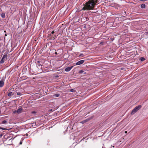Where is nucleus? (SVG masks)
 <instances>
[{"label": "nucleus", "mask_w": 148, "mask_h": 148, "mask_svg": "<svg viewBox=\"0 0 148 148\" xmlns=\"http://www.w3.org/2000/svg\"><path fill=\"white\" fill-rule=\"evenodd\" d=\"M97 1L98 0H89L85 3L82 10H93Z\"/></svg>", "instance_id": "1"}, {"label": "nucleus", "mask_w": 148, "mask_h": 148, "mask_svg": "<svg viewBox=\"0 0 148 148\" xmlns=\"http://www.w3.org/2000/svg\"><path fill=\"white\" fill-rule=\"evenodd\" d=\"M142 107L141 105H138L135 107L132 111L131 114L132 115L134 114L138 110L140 109Z\"/></svg>", "instance_id": "2"}, {"label": "nucleus", "mask_w": 148, "mask_h": 148, "mask_svg": "<svg viewBox=\"0 0 148 148\" xmlns=\"http://www.w3.org/2000/svg\"><path fill=\"white\" fill-rule=\"evenodd\" d=\"M8 55L6 54H4L2 59L0 61L1 64H3L4 63V61L6 60L7 59Z\"/></svg>", "instance_id": "3"}, {"label": "nucleus", "mask_w": 148, "mask_h": 148, "mask_svg": "<svg viewBox=\"0 0 148 148\" xmlns=\"http://www.w3.org/2000/svg\"><path fill=\"white\" fill-rule=\"evenodd\" d=\"M84 60H80V61L77 62V63L76 64V65H79L82 64L84 63Z\"/></svg>", "instance_id": "4"}, {"label": "nucleus", "mask_w": 148, "mask_h": 148, "mask_svg": "<svg viewBox=\"0 0 148 148\" xmlns=\"http://www.w3.org/2000/svg\"><path fill=\"white\" fill-rule=\"evenodd\" d=\"M73 66H72L70 67L66 68L65 69V71L66 72H69L71 70Z\"/></svg>", "instance_id": "5"}, {"label": "nucleus", "mask_w": 148, "mask_h": 148, "mask_svg": "<svg viewBox=\"0 0 148 148\" xmlns=\"http://www.w3.org/2000/svg\"><path fill=\"white\" fill-rule=\"evenodd\" d=\"M4 84V82L3 80L0 81V87H2Z\"/></svg>", "instance_id": "6"}, {"label": "nucleus", "mask_w": 148, "mask_h": 148, "mask_svg": "<svg viewBox=\"0 0 148 148\" xmlns=\"http://www.w3.org/2000/svg\"><path fill=\"white\" fill-rule=\"evenodd\" d=\"M22 109L21 108H18L17 110V113L18 114H19L21 113L22 112Z\"/></svg>", "instance_id": "7"}, {"label": "nucleus", "mask_w": 148, "mask_h": 148, "mask_svg": "<svg viewBox=\"0 0 148 148\" xmlns=\"http://www.w3.org/2000/svg\"><path fill=\"white\" fill-rule=\"evenodd\" d=\"M145 7V4H142L141 5V8H144Z\"/></svg>", "instance_id": "8"}, {"label": "nucleus", "mask_w": 148, "mask_h": 148, "mask_svg": "<svg viewBox=\"0 0 148 148\" xmlns=\"http://www.w3.org/2000/svg\"><path fill=\"white\" fill-rule=\"evenodd\" d=\"M13 95V94L12 93V92H10L8 94V96L10 97Z\"/></svg>", "instance_id": "9"}, {"label": "nucleus", "mask_w": 148, "mask_h": 148, "mask_svg": "<svg viewBox=\"0 0 148 148\" xmlns=\"http://www.w3.org/2000/svg\"><path fill=\"white\" fill-rule=\"evenodd\" d=\"M1 16L3 18H5V15L4 13H2L1 14Z\"/></svg>", "instance_id": "10"}, {"label": "nucleus", "mask_w": 148, "mask_h": 148, "mask_svg": "<svg viewBox=\"0 0 148 148\" xmlns=\"http://www.w3.org/2000/svg\"><path fill=\"white\" fill-rule=\"evenodd\" d=\"M7 123V121H6L5 120H4L2 122V123L3 124H6Z\"/></svg>", "instance_id": "11"}, {"label": "nucleus", "mask_w": 148, "mask_h": 148, "mask_svg": "<svg viewBox=\"0 0 148 148\" xmlns=\"http://www.w3.org/2000/svg\"><path fill=\"white\" fill-rule=\"evenodd\" d=\"M54 96L55 97H58L60 96V94L58 93L55 94L54 95Z\"/></svg>", "instance_id": "12"}, {"label": "nucleus", "mask_w": 148, "mask_h": 148, "mask_svg": "<svg viewBox=\"0 0 148 148\" xmlns=\"http://www.w3.org/2000/svg\"><path fill=\"white\" fill-rule=\"evenodd\" d=\"M84 71H83V70H80V71H79V73L80 74H82V73H84Z\"/></svg>", "instance_id": "13"}, {"label": "nucleus", "mask_w": 148, "mask_h": 148, "mask_svg": "<svg viewBox=\"0 0 148 148\" xmlns=\"http://www.w3.org/2000/svg\"><path fill=\"white\" fill-rule=\"evenodd\" d=\"M140 60L142 61H143L145 60V58L143 57H141L140 58Z\"/></svg>", "instance_id": "14"}, {"label": "nucleus", "mask_w": 148, "mask_h": 148, "mask_svg": "<svg viewBox=\"0 0 148 148\" xmlns=\"http://www.w3.org/2000/svg\"><path fill=\"white\" fill-rule=\"evenodd\" d=\"M70 91L72 92H75V90L73 89H71L70 90Z\"/></svg>", "instance_id": "15"}, {"label": "nucleus", "mask_w": 148, "mask_h": 148, "mask_svg": "<svg viewBox=\"0 0 148 148\" xmlns=\"http://www.w3.org/2000/svg\"><path fill=\"white\" fill-rule=\"evenodd\" d=\"M87 121L86 120H84V121H82L81 123H86L87 122Z\"/></svg>", "instance_id": "16"}, {"label": "nucleus", "mask_w": 148, "mask_h": 148, "mask_svg": "<svg viewBox=\"0 0 148 148\" xmlns=\"http://www.w3.org/2000/svg\"><path fill=\"white\" fill-rule=\"evenodd\" d=\"M17 95H22L21 93V92H18Z\"/></svg>", "instance_id": "17"}, {"label": "nucleus", "mask_w": 148, "mask_h": 148, "mask_svg": "<svg viewBox=\"0 0 148 148\" xmlns=\"http://www.w3.org/2000/svg\"><path fill=\"white\" fill-rule=\"evenodd\" d=\"M56 36L55 35L53 37V38H52V39H54L55 38H56Z\"/></svg>", "instance_id": "18"}, {"label": "nucleus", "mask_w": 148, "mask_h": 148, "mask_svg": "<svg viewBox=\"0 0 148 148\" xmlns=\"http://www.w3.org/2000/svg\"><path fill=\"white\" fill-rule=\"evenodd\" d=\"M84 55L83 54H81L79 56L81 57H83L84 56Z\"/></svg>", "instance_id": "19"}, {"label": "nucleus", "mask_w": 148, "mask_h": 148, "mask_svg": "<svg viewBox=\"0 0 148 148\" xmlns=\"http://www.w3.org/2000/svg\"><path fill=\"white\" fill-rule=\"evenodd\" d=\"M36 112L35 111H32L31 112V113L32 114H36Z\"/></svg>", "instance_id": "20"}, {"label": "nucleus", "mask_w": 148, "mask_h": 148, "mask_svg": "<svg viewBox=\"0 0 148 148\" xmlns=\"http://www.w3.org/2000/svg\"><path fill=\"white\" fill-rule=\"evenodd\" d=\"M13 113L14 114H16V113H17L16 110H14L13 112Z\"/></svg>", "instance_id": "21"}, {"label": "nucleus", "mask_w": 148, "mask_h": 148, "mask_svg": "<svg viewBox=\"0 0 148 148\" xmlns=\"http://www.w3.org/2000/svg\"><path fill=\"white\" fill-rule=\"evenodd\" d=\"M0 128L2 129L3 130H6V129L5 128Z\"/></svg>", "instance_id": "22"}, {"label": "nucleus", "mask_w": 148, "mask_h": 148, "mask_svg": "<svg viewBox=\"0 0 148 148\" xmlns=\"http://www.w3.org/2000/svg\"><path fill=\"white\" fill-rule=\"evenodd\" d=\"M22 142L21 141H20V144L21 145V144H22Z\"/></svg>", "instance_id": "23"}, {"label": "nucleus", "mask_w": 148, "mask_h": 148, "mask_svg": "<svg viewBox=\"0 0 148 148\" xmlns=\"http://www.w3.org/2000/svg\"><path fill=\"white\" fill-rule=\"evenodd\" d=\"M3 134H0V137H1L2 136Z\"/></svg>", "instance_id": "24"}, {"label": "nucleus", "mask_w": 148, "mask_h": 148, "mask_svg": "<svg viewBox=\"0 0 148 148\" xmlns=\"http://www.w3.org/2000/svg\"><path fill=\"white\" fill-rule=\"evenodd\" d=\"M54 33V31H52L51 33V34H53Z\"/></svg>", "instance_id": "25"}, {"label": "nucleus", "mask_w": 148, "mask_h": 148, "mask_svg": "<svg viewBox=\"0 0 148 148\" xmlns=\"http://www.w3.org/2000/svg\"><path fill=\"white\" fill-rule=\"evenodd\" d=\"M50 111L52 112L53 111V110L52 109L50 110Z\"/></svg>", "instance_id": "26"}, {"label": "nucleus", "mask_w": 148, "mask_h": 148, "mask_svg": "<svg viewBox=\"0 0 148 148\" xmlns=\"http://www.w3.org/2000/svg\"><path fill=\"white\" fill-rule=\"evenodd\" d=\"M127 132L126 131H125V133H127Z\"/></svg>", "instance_id": "27"}, {"label": "nucleus", "mask_w": 148, "mask_h": 148, "mask_svg": "<svg viewBox=\"0 0 148 148\" xmlns=\"http://www.w3.org/2000/svg\"><path fill=\"white\" fill-rule=\"evenodd\" d=\"M55 53L56 54H57V53L56 52Z\"/></svg>", "instance_id": "28"}, {"label": "nucleus", "mask_w": 148, "mask_h": 148, "mask_svg": "<svg viewBox=\"0 0 148 148\" xmlns=\"http://www.w3.org/2000/svg\"><path fill=\"white\" fill-rule=\"evenodd\" d=\"M84 73L85 74L86 73L85 72Z\"/></svg>", "instance_id": "29"}]
</instances>
